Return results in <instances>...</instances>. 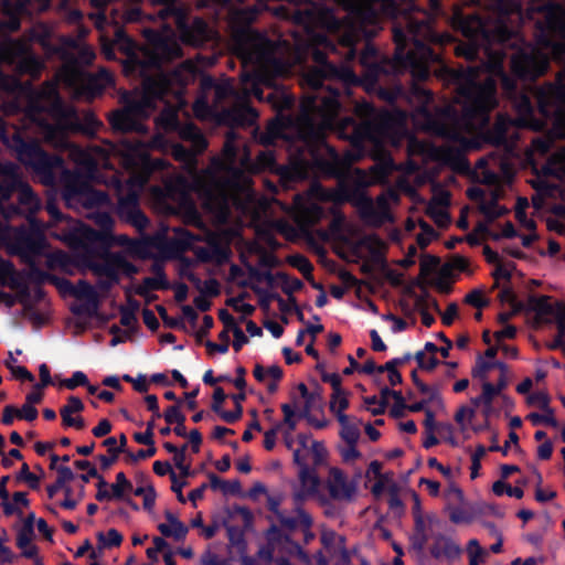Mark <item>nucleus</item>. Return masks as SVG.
Listing matches in <instances>:
<instances>
[{"label": "nucleus", "instance_id": "obj_64", "mask_svg": "<svg viewBox=\"0 0 565 565\" xmlns=\"http://www.w3.org/2000/svg\"><path fill=\"white\" fill-rule=\"evenodd\" d=\"M18 481H24L32 490L40 488V478L30 471L28 463H22L20 471L17 473Z\"/></svg>", "mask_w": 565, "mask_h": 565}, {"label": "nucleus", "instance_id": "obj_49", "mask_svg": "<svg viewBox=\"0 0 565 565\" xmlns=\"http://www.w3.org/2000/svg\"><path fill=\"white\" fill-rule=\"evenodd\" d=\"M541 409L544 412V414L531 413L527 415V419L532 423V425H546L553 428H557L559 424L554 416V409L551 406Z\"/></svg>", "mask_w": 565, "mask_h": 565}, {"label": "nucleus", "instance_id": "obj_1", "mask_svg": "<svg viewBox=\"0 0 565 565\" xmlns=\"http://www.w3.org/2000/svg\"><path fill=\"white\" fill-rule=\"evenodd\" d=\"M458 29L467 42L456 47L457 55L469 62L481 60L480 65L446 68L447 79L456 86L462 102L461 110L446 105L431 111L426 105L434 100V94L419 85L413 86L423 103L426 129L454 142L462 141L465 131L475 121L489 122L490 111L498 105L497 83L491 75L499 76L503 90L513 95L518 90L516 79L535 81L550 67L548 56L529 44L520 30L508 25L502 18L468 14L458 20Z\"/></svg>", "mask_w": 565, "mask_h": 565}, {"label": "nucleus", "instance_id": "obj_52", "mask_svg": "<svg viewBox=\"0 0 565 565\" xmlns=\"http://www.w3.org/2000/svg\"><path fill=\"white\" fill-rule=\"evenodd\" d=\"M30 268V271L28 274V277L31 281L41 285L45 281H51L55 285L58 284V278L54 275H51L44 270H42L38 265L36 260H33L32 264H26Z\"/></svg>", "mask_w": 565, "mask_h": 565}, {"label": "nucleus", "instance_id": "obj_7", "mask_svg": "<svg viewBox=\"0 0 565 565\" xmlns=\"http://www.w3.org/2000/svg\"><path fill=\"white\" fill-rule=\"evenodd\" d=\"M0 140L14 152L20 163L43 178L52 179L55 169L63 166L60 156L46 152L39 140L25 136L22 130L0 128Z\"/></svg>", "mask_w": 565, "mask_h": 565}, {"label": "nucleus", "instance_id": "obj_56", "mask_svg": "<svg viewBox=\"0 0 565 565\" xmlns=\"http://www.w3.org/2000/svg\"><path fill=\"white\" fill-rule=\"evenodd\" d=\"M296 513L299 515V523L303 532V542L309 544L315 539V533L310 530L312 526V518L302 508L297 507Z\"/></svg>", "mask_w": 565, "mask_h": 565}, {"label": "nucleus", "instance_id": "obj_61", "mask_svg": "<svg viewBox=\"0 0 565 565\" xmlns=\"http://www.w3.org/2000/svg\"><path fill=\"white\" fill-rule=\"evenodd\" d=\"M227 537L230 544L235 547L238 552H245L247 544L245 540L244 532L238 526H228L227 527Z\"/></svg>", "mask_w": 565, "mask_h": 565}, {"label": "nucleus", "instance_id": "obj_3", "mask_svg": "<svg viewBox=\"0 0 565 565\" xmlns=\"http://www.w3.org/2000/svg\"><path fill=\"white\" fill-rule=\"evenodd\" d=\"M316 107L313 99L308 105L302 106L303 139L312 168L327 178H341L352 163L363 157L365 150L364 142L374 141L379 127H390L395 119L391 113L386 111L379 117V124L363 121L356 125L351 138V143L356 149V152L345 151L341 156L334 147L327 142L324 126L315 122L310 113Z\"/></svg>", "mask_w": 565, "mask_h": 565}, {"label": "nucleus", "instance_id": "obj_10", "mask_svg": "<svg viewBox=\"0 0 565 565\" xmlns=\"http://www.w3.org/2000/svg\"><path fill=\"white\" fill-rule=\"evenodd\" d=\"M6 246L11 256H18L24 264H32L45 255L49 242L43 231L32 224L15 227L8 236Z\"/></svg>", "mask_w": 565, "mask_h": 565}, {"label": "nucleus", "instance_id": "obj_33", "mask_svg": "<svg viewBox=\"0 0 565 565\" xmlns=\"http://www.w3.org/2000/svg\"><path fill=\"white\" fill-rule=\"evenodd\" d=\"M373 214H369L363 217V221L371 226L380 227L385 222L392 221V214L390 212L388 200L385 194H381L376 198V206L373 204Z\"/></svg>", "mask_w": 565, "mask_h": 565}, {"label": "nucleus", "instance_id": "obj_32", "mask_svg": "<svg viewBox=\"0 0 565 565\" xmlns=\"http://www.w3.org/2000/svg\"><path fill=\"white\" fill-rule=\"evenodd\" d=\"M299 481L302 491L295 494L296 501L300 502L306 494H315L318 491L320 479L313 468L303 466L302 469L299 470Z\"/></svg>", "mask_w": 565, "mask_h": 565}, {"label": "nucleus", "instance_id": "obj_54", "mask_svg": "<svg viewBox=\"0 0 565 565\" xmlns=\"http://www.w3.org/2000/svg\"><path fill=\"white\" fill-rule=\"evenodd\" d=\"M425 431H435L437 430L439 434H444L447 431L451 434L454 431L452 425L449 423H437L435 420V414L431 409L425 411V419H424Z\"/></svg>", "mask_w": 565, "mask_h": 565}, {"label": "nucleus", "instance_id": "obj_22", "mask_svg": "<svg viewBox=\"0 0 565 565\" xmlns=\"http://www.w3.org/2000/svg\"><path fill=\"white\" fill-rule=\"evenodd\" d=\"M23 181L19 167L12 162H4L0 169V200L9 201Z\"/></svg>", "mask_w": 565, "mask_h": 565}, {"label": "nucleus", "instance_id": "obj_50", "mask_svg": "<svg viewBox=\"0 0 565 565\" xmlns=\"http://www.w3.org/2000/svg\"><path fill=\"white\" fill-rule=\"evenodd\" d=\"M45 209L50 215V224L53 226H60L61 233H64V231L67 228V223L70 221H74L73 218L64 215L53 202H47Z\"/></svg>", "mask_w": 565, "mask_h": 565}, {"label": "nucleus", "instance_id": "obj_42", "mask_svg": "<svg viewBox=\"0 0 565 565\" xmlns=\"http://www.w3.org/2000/svg\"><path fill=\"white\" fill-rule=\"evenodd\" d=\"M439 158L443 162L451 166L452 168H467L469 166L463 152L455 147L441 149L439 151Z\"/></svg>", "mask_w": 565, "mask_h": 565}, {"label": "nucleus", "instance_id": "obj_31", "mask_svg": "<svg viewBox=\"0 0 565 565\" xmlns=\"http://www.w3.org/2000/svg\"><path fill=\"white\" fill-rule=\"evenodd\" d=\"M109 124L117 132H139L142 130L141 121L134 118L122 108L109 116Z\"/></svg>", "mask_w": 565, "mask_h": 565}, {"label": "nucleus", "instance_id": "obj_36", "mask_svg": "<svg viewBox=\"0 0 565 565\" xmlns=\"http://www.w3.org/2000/svg\"><path fill=\"white\" fill-rule=\"evenodd\" d=\"M255 96L258 99H266L278 114L291 109L295 105L294 97L282 92L271 90L264 97L263 92L259 88H255Z\"/></svg>", "mask_w": 565, "mask_h": 565}, {"label": "nucleus", "instance_id": "obj_60", "mask_svg": "<svg viewBox=\"0 0 565 565\" xmlns=\"http://www.w3.org/2000/svg\"><path fill=\"white\" fill-rule=\"evenodd\" d=\"M277 277L282 282L281 290L288 296V298L303 287V282L299 278L290 279L288 274L284 271H278Z\"/></svg>", "mask_w": 565, "mask_h": 565}, {"label": "nucleus", "instance_id": "obj_57", "mask_svg": "<svg viewBox=\"0 0 565 565\" xmlns=\"http://www.w3.org/2000/svg\"><path fill=\"white\" fill-rule=\"evenodd\" d=\"M18 201L21 205L33 207L38 204L39 200L31 185L23 181L22 185L19 188L18 192Z\"/></svg>", "mask_w": 565, "mask_h": 565}, {"label": "nucleus", "instance_id": "obj_30", "mask_svg": "<svg viewBox=\"0 0 565 565\" xmlns=\"http://www.w3.org/2000/svg\"><path fill=\"white\" fill-rule=\"evenodd\" d=\"M102 445L107 447V450L110 451V457L106 455H98L97 459L100 462V468L103 470H108L118 459L119 454L124 452L126 455L127 446V437L125 434L119 436V446H117V439L115 437L106 438Z\"/></svg>", "mask_w": 565, "mask_h": 565}, {"label": "nucleus", "instance_id": "obj_14", "mask_svg": "<svg viewBox=\"0 0 565 565\" xmlns=\"http://www.w3.org/2000/svg\"><path fill=\"white\" fill-rule=\"evenodd\" d=\"M19 60L21 73L36 76L43 68V62L39 56L28 51L26 45L9 36L0 41V63H13Z\"/></svg>", "mask_w": 565, "mask_h": 565}, {"label": "nucleus", "instance_id": "obj_6", "mask_svg": "<svg viewBox=\"0 0 565 565\" xmlns=\"http://www.w3.org/2000/svg\"><path fill=\"white\" fill-rule=\"evenodd\" d=\"M24 113L50 139L63 137L68 122L76 118V110L66 106L56 92H32Z\"/></svg>", "mask_w": 565, "mask_h": 565}, {"label": "nucleus", "instance_id": "obj_9", "mask_svg": "<svg viewBox=\"0 0 565 565\" xmlns=\"http://www.w3.org/2000/svg\"><path fill=\"white\" fill-rule=\"evenodd\" d=\"M245 191V184L241 180V174L231 178H213L206 185L204 194L206 203L211 205L221 216H228L232 209L239 210L244 206L242 195Z\"/></svg>", "mask_w": 565, "mask_h": 565}, {"label": "nucleus", "instance_id": "obj_41", "mask_svg": "<svg viewBox=\"0 0 565 565\" xmlns=\"http://www.w3.org/2000/svg\"><path fill=\"white\" fill-rule=\"evenodd\" d=\"M395 169V162L390 154L383 158L371 168L372 179L374 182H384Z\"/></svg>", "mask_w": 565, "mask_h": 565}, {"label": "nucleus", "instance_id": "obj_20", "mask_svg": "<svg viewBox=\"0 0 565 565\" xmlns=\"http://www.w3.org/2000/svg\"><path fill=\"white\" fill-rule=\"evenodd\" d=\"M114 47L118 49L120 52H122L129 58H131V62H134L138 66L139 73H141V63L143 62V58L140 60L137 57V44L135 40L130 38L122 28H117L114 34L113 42L109 44H105L103 46V53L106 56V58H115Z\"/></svg>", "mask_w": 565, "mask_h": 565}, {"label": "nucleus", "instance_id": "obj_25", "mask_svg": "<svg viewBox=\"0 0 565 565\" xmlns=\"http://www.w3.org/2000/svg\"><path fill=\"white\" fill-rule=\"evenodd\" d=\"M196 260L203 264L216 263L223 265L228 262L232 252L228 247L221 245L217 241H209V247L196 246L193 249Z\"/></svg>", "mask_w": 565, "mask_h": 565}, {"label": "nucleus", "instance_id": "obj_37", "mask_svg": "<svg viewBox=\"0 0 565 565\" xmlns=\"http://www.w3.org/2000/svg\"><path fill=\"white\" fill-rule=\"evenodd\" d=\"M109 201V196L102 190H96L90 183L82 196L78 199L77 206L85 209H94L106 205Z\"/></svg>", "mask_w": 565, "mask_h": 565}, {"label": "nucleus", "instance_id": "obj_51", "mask_svg": "<svg viewBox=\"0 0 565 565\" xmlns=\"http://www.w3.org/2000/svg\"><path fill=\"white\" fill-rule=\"evenodd\" d=\"M75 77L82 79L84 88L90 96H97L103 93L104 87L96 75L88 72H79V75H76Z\"/></svg>", "mask_w": 565, "mask_h": 565}, {"label": "nucleus", "instance_id": "obj_39", "mask_svg": "<svg viewBox=\"0 0 565 565\" xmlns=\"http://www.w3.org/2000/svg\"><path fill=\"white\" fill-rule=\"evenodd\" d=\"M180 136L182 139L190 141L191 146L196 148V152H204L209 146L206 138L194 124L185 125L181 129Z\"/></svg>", "mask_w": 565, "mask_h": 565}, {"label": "nucleus", "instance_id": "obj_4", "mask_svg": "<svg viewBox=\"0 0 565 565\" xmlns=\"http://www.w3.org/2000/svg\"><path fill=\"white\" fill-rule=\"evenodd\" d=\"M142 35L147 43L140 73L143 92L158 100L181 95L192 77L190 68L178 66L168 71L163 67L164 63L182 56L174 29L169 25H164L163 31L146 28Z\"/></svg>", "mask_w": 565, "mask_h": 565}, {"label": "nucleus", "instance_id": "obj_27", "mask_svg": "<svg viewBox=\"0 0 565 565\" xmlns=\"http://www.w3.org/2000/svg\"><path fill=\"white\" fill-rule=\"evenodd\" d=\"M151 271L154 276L143 278L142 284L135 289L137 295L146 297L149 290H167L171 287L161 264L153 263Z\"/></svg>", "mask_w": 565, "mask_h": 565}, {"label": "nucleus", "instance_id": "obj_18", "mask_svg": "<svg viewBox=\"0 0 565 565\" xmlns=\"http://www.w3.org/2000/svg\"><path fill=\"white\" fill-rule=\"evenodd\" d=\"M90 183L89 178L79 171H65L62 177V198L66 205L77 206L78 199Z\"/></svg>", "mask_w": 565, "mask_h": 565}, {"label": "nucleus", "instance_id": "obj_58", "mask_svg": "<svg viewBox=\"0 0 565 565\" xmlns=\"http://www.w3.org/2000/svg\"><path fill=\"white\" fill-rule=\"evenodd\" d=\"M437 338L445 343V347H437L433 342H426L424 351L431 354L439 352L440 355L446 359L449 356V352L452 349L454 343L449 338L446 337L444 332H439L437 334Z\"/></svg>", "mask_w": 565, "mask_h": 565}, {"label": "nucleus", "instance_id": "obj_12", "mask_svg": "<svg viewBox=\"0 0 565 565\" xmlns=\"http://www.w3.org/2000/svg\"><path fill=\"white\" fill-rule=\"evenodd\" d=\"M551 296H529V309L534 311V323L536 326L556 323L557 333L554 341L548 345L551 350H556L565 345V303L563 301L551 302Z\"/></svg>", "mask_w": 565, "mask_h": 565}, {"label": "nucleus", "instance_id": "obj_40", "mask_svg": "<svg viewBox=\"0 0 565 565\" xmlns=\"http://www.w3.org/2000/svg\"><path fill=\"white\" fill-rule=\"evenodd\" d=\"M74 125V129L83 132L87 136H94L97 130L103 126L102 121L98 120L93 114H87L83 121H79L78 116L68 122L66 131Z\"/></svg>", "mask_w": 565, "mask_h": 565}, {"label": "nucleus", "instance_id": "obj_63", "mask_svg": "<svg viewBox=\"0 0 565 565\" xmlns=\"http://www.w3.org/2000/svg\"><path fill=\"white\" fill-rule=\"evenodd\" d=\"M97 540L105 547L119 546L122 542V535L116 529H109L107 536L103 532L97 534Z\"/></svg>", "mask_w": 565, "mask_h": 565}, {"label": "nucleus", "instance_id": "obj_29", "mask_svg": "<svg viewBox=\"0 0 565 565\" xmlns=\"http://www.w3.org/2000/svg\"><path fill=\"white\" fill-rule=\"evenodd\" d=\"M174 237L169 242V249L174 256L182 255L186 250L194 248V243L201 241L198 234L192 233L188 228L177 227L173 230Z\"/></svg>", "mask_w": 565, "mask_h": 565}, {"label": "nucleus", "instance_id": "obj_47", "mask_svg": "<svg viewBox=\"0 0 565 565\" xmlns=\"http://www.w3.org/2000/svg\"><path fill=\"white\" fill-rule=\"evenodd\" d=\"M148 99L154 98L145 93V97L142 99H127L122 109H125L137 120H140L143 116H146Z\"/></svg>", "mask_w": 565, "mask_h": 565}, {"label": "nucleus", "instance_id": "obj_13", "mask_svg": "<svg viewBox=\"0 0 565 565\" xmlns=\"http://www.w3.org/2000/svg\"><path fill=\"white\" fill-rule=\"evenodd\" d=\"M258 114L246 96L239 98L231 107L224 108L218 114V122L227 126L230 129L225 135V141L235 142L239 138L235 128L250 127L256 124Z\"/></svg>", "mask_w": 565, "mask_h": 565}, {"label": "nucleus", "instance_id": "obj_21", "mask_svg": "<svg viewBox=\"0 0 565 565\" xmlns=\"http://www.w3.org/2000/svg\"><path fill=\"white\" fill-rule=\"evenodd\" d=\"M0 285L18 290L20 301L30 297V290L22 273L10 260L0 259Z\"/></svg>", "mask_w": 565, "mask_h": 565}, {"label": "nucleus", "instance_id": "obj_43", "mask_svg": "<svg viewBox=\"0 0 565 565\" xmlns=\"http://www.w3.org/2000/svg\"><path fill=\"white\" fill-rule=\"evenodd\" d=\"M287 263L294 268L298 269L308 281L312 280L313 265L308 259V257L296 253L287 257Z\"/></svg>", "mask_w": 565, "mask_h": 565}, {"label": "nucleus", "instance_id": "obj_35", "mask_svg": "<svg viewBox=\"0 0 565 565\" xmlns=\"http://www.w3.org/2000/svg\"><path fill=\"white\" fill-rule=\"evenodd\" d=\"M104 257L119 276L122 273L127 277H132L139 271L138 267L129 262L121 252H107Z\"/></svg>", "mask_w": 565, "mask_h": 565}, {"label": "nucleus", "instance_id": "obj_15", "mask_svg": "<svg viewBox=\"0 0 565 565\" xmlns=\"http://www.w3.org/2000/svg\"><path fill=\"white\" fill-rule=\"evenodd\" d=\"M71 247H86L100 243L104 234L81 221H70L64 233H53Z\"/></svg>", "mask_w": 565, "mask_h": 565}, {"label": "nucleus", "instance_id": "obj_48", "mask_svg": "<svg viewBox=\"0 0 565 565\" xmlns=\"http://www.w3.org/2000/svg\"><path fill=\"white\" fill-rule=\"evenodd\" d=\"M158 530L164 537H172L177 542L184 540L189 532L186 525L181 521L172 525L160 523Z\"/></svg>", "mask_w": 565, "mask_h": 565}, {"label": "nucleus", "instance_id": "obj_5", "mask_svg": "<svg viewBox=\"0 0 565 565\" xmlns=\"http://www.w3.org/2000/svg\"><path fill=\"white\" fill-rule=\"evenodd\" d=\"M260 10L257 6H247L234 9L231 12V24L234 30L233 39L238 56L245 64L258 68L282 67V60L278 56L280 44L252 28Z\"/></svg>", "mask_w": 565, "mask_h": 565}, {"label": "nucleus", "instance_id": "obj_62", "mask_svg": "<svg viewBox=\"0 0 565 565\" xmlns=\"http://www.w3.org/2000/svg\"><path fill=\"white\" fill-rule=\"evenodd\" d=\"M218 343L213 341H206L205 347L210 352H218L221 354H225L228 352L230 348V335L227 330H223L218 334Z\"/></svg>", "mask_w": 565, "mask_h": 565}, {"label": "nucleus", "instance_id": "obj_53", "mask_svg": "<svg viewBox=\"0 0 565 565\" xmlns=\"http://www.w3.org/2000/svg\"><path fill=\"white\" fill-rule=\"evenodd\" d=\"M480 211L489 223L509 213V210L505 206L499 205L495 200L483 203L480 206Z\"/></svg>", "mask_w": 565, "mask_h": 565}, {"label": "nucleus", "instance_id": "obj_59", "mask_svg": "<svg viewBox=\"0 0 565 565\" xmlns=\"http://www.w3.org/2000/svg\"><path fill=\"white\" fill-rule=\"evenodd\" d=\"M415 285L418 286L423 291L422 295L417 296L415 299V303H416V307L418 308V310L420 311V310L427 309L429 302H431L434 309L439 311V305L436 299L430 297V294L426 289L425 282L417 279Z\"/></svg>", "mask_w": 565, "mask_h": 565}, {"label": "nucleus", "instance_id": "obj_55", "mask_svg": "<svg viewBox=\"0 0 565 565\" xmlns=\"http://www.w3.org/2000/svg\"><path fill=\"white\" fill-rule=\"evenodd\" d=\"M202 152H196V148L191 146L186 147L181 143H177L172 147V154L175 160L190 163L195 160L196 156L201 154Z\"/></svg>", "mask_w": 565, "mask_h": 565}, {"label": "nucleus", "instance_id": "obj_44", "mask_svg": "<svg viewBox=\"0 0 565 565\" xmlns=\"http://www.w3.org/2000/svg\"><path fill=\"white\" fill-rule=\"evenodd\" d=\"M231 398L234 402V409L222 412V419L227 424H234L242 418V403L246 399V394L244 392H239L237 394H232Z\"/></svg>", "mask_w": 565, "mask_h": 565}, {"label": "nucleus", "instance_id": "obj_26", "mask_svg": "<svg viewBox=\"0 0 565 565\" xmlns=\"http://www.w3.org/2000/svg\"><path fill=\"white\" fill-rule=\"evenodd\" d=\"M74 296L77 298H85L86 303L74 306L72 312L76 316L88 315L93 316L98 309V296L92 285L85 280L78 282V288L74 290Z\"/></svg>", "mask_w": 565, "mask_h": 565}, {"label": "nucleus", "instance_id": "obj_45", "mask_svg": "<svg viewBox=\"0 0 565 565\" xmlns=\"http://www.w3.org/2000/svg\"><path fill=\"white\" fill-rule=\"evenodd\" d=\"M322 382L329 383L332 387L329 408L331 412L335 411L337 398L342 394V379L338 373L322 372Z\"/></svg>", "mask_w": 565, "mask_h": 565}, {"label": "nucleus", "instance_id": "obj_28", "mask_svg": "<svg viewBox=\"0 0 565 565\" xmlns=\"http://www.w3.org/2000/svg\"><path fill=\"white\" fill-rule=\"evenodd\" d=\"M94 275L103 278L97 281V287L103 291H109L115 285L120 282V277L114 271V268L107 263L103 256L100 260L90 264Z\"/></svg>", "mask_w": 565, "mask_h": 565}, {"label": "nucleus", "instance_id": "obj_2", "mask_svg": "<svg viewBox=\"0 0 565 565\" xmlns=\"http://www.w3.org/2000/svg\"><path fill=\"white\" fill-rule=\"evenodd\" d=\"M427 32L429 24L424 20L407 19L406 30L395 25V52L392 58L384 56L371 42H366L359 54V63L363 68L360 76L349 64L330 62L321 52H317L315 58L319 63L318 76L340 83L348 93L352 87H361L369 95L394 104L404 92L398 75L409 73L414 81L424 82L430 76L429 65L440 61L439 54L418 39Z\"/></svg>", "mask_w": 565, "mask_h": 565}, {"label": "nucleus", "instance_id": "obj_8", "mask_svg": "<svg viewBox=\"0 0 565 565\" xmlns=\"http://www.w3.org/2000/svg\"><path fill=\"white\" fill-rule=\"evenodd\" d=\"M179 0H151L153 6L160 7L157 11V18L162 22L161 29L164 25L171 26L168 21H173L175 29L180 34V39L185 44L200 45L209 39L210 28L206 21L201 17H195L189 22V17L185 9L178 3Z\"/></svg>", "mask_w": 565, "mask_h": 565}, {"label": "nucleus", "instance_id": "obj_19", "mask_svg": "<svg viewBox=\"0 0 565 565\" xmlns=\"http://www.w3.org/2000/svg\"><path fill=\"white\" fill-rule=\"evenodd\" d=\"M339 201L349 202L354 205L360 214V217L363 220L364 216L369 214H373V200L367 196L366 192L361 190V186H354L353 184H348L344 181L340 182Z\"/></svg>", "mask_w": 565, "mask_h": 565}, {"label": "nucleus", "instance_id": "obj_34", "mask_svg": "<svg viewBox=\"0 0 565 565\" xmlns=\"http://www.w3.org/2000/svg\"><path fill=\"white\" fill-rule=\"evenodd\" d=\"M96 58V54L89 46H81L75 54L66 57L67 65L74 76L84 72L82 67L90 65Z\"/></svg>", "mask_w": 565, "mask_h": 565}, {"label": "nucleus", "instance_id": "obj_46", "mask_svg": "<svg viewBox=\"0 0 565 565\" xmlns=\"http://www.w3.org/2000/svg\"><path fill=\"white\" fill-rule=\"evenodd\" d=\"M109 487L111 500H122L125 499L126 492H130L134 489L131 481L127 479L122 471L116 475V482Z\"/></svg>", "mask_w": 565, "mask_h": 565}, {"label": "nucleus", "instance_id": "obj_23", "mask_svg": "<svg viewBox=\"0 0 565 565\" xmlns=\"http://www.w3.org/2000/svg\"><path fill=\"white\" fill-rule=\"evenodd\" d=\"M429 553L436 561L445 559L451 563L460 557L462 548L451 537L439 533L434 536Z\"/></svg>", "mask_w": 565, "mask_h": 565}, {"label": "nucleus", "instance_id": "obj_24", "mask_svg": "<svg viewBox=\"0 0 565 565\" xmlns=\"http://www.w3.org/2000/svg\"><path fill=\"white\" fill-rule=\"evenodd\" d=\"M330 477L328 480V491L334 500H351L355 492V487L349 483L345 475L339 468L330 469Z\"/></svg>", "mask_w": 565, "mask_h": 565}, {"label": "nucleus", "instance_id": "obj_16", "mask_svg": "<svg viewBox=\"0 0 565 565\" xmlns=\"http://www.w3.org/2000/svg\"><path fill=\"white\" fill-rule=\"evenodd\" d=\"M118 217L141 232L149 225V218L142 212L139 203V195L135 191H129L118 199Z\"/></svg>", "mask_w": 565, "mask_h": 565}, {"label": "nucleus", "instance_id": "obj_38", "mask_svg": "<svg viewBox=\"0 0 565 565\" xmlns=\"http://www.w3.org/2000/svg\"><path fill=\"white\" fill-rule=\"evenodd\" d=\"M483 140L495 147L505 146L508 141L507 122L500 118L491 128L483 132Z\"/></svg>", "mask_w": 565, "mask_h": 565}, {"label": "nucleus", "instance_id": "obj_11", "mask_svg": "<svg viewBox=\"0 0 565 565\" xmlns=\"http://www.w3.org/2000/svg\"><path fill=\"white\" fill-rule=\"evenodd\" d=\"M539 113L552 121L558 137L565 139V79L558 78L556 85H547L536 93Z\"/></svg>", "mask_w": 565, "mask_h": 565}, {"label": "nucleus", "instance_id": "obj_17", "mask_svg": "<svg viewBox=\"0 0 565 565\" xmlns=\"http://www.w3.org/2000/svg\"><path fill=\"white\" fill-rule=\"evenodd\" d=\"M31 0H0V33L17 32L21 26V15L29 12Z\"/></svg>", "mask_w": 565, "mask_h": 565}]
</instances>
